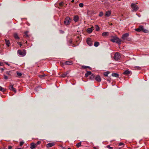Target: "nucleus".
Here are the masks:
<instances>
[{
    "instance_id": "39",
    "label": "nucleus",
    "mask_w": 149,
    "mask_h": 149,
    "mask_svg": "<svg viewBox=\"0 0 149 149\" xmlns=\"http://www.w3.org/2000/svg\"><path fill=\"white\" fill-rule=\"evenodd\" d=\"M17 44L18 45H20V47H21V46L22 45V44H21V42H17Z\"/></svg>"
},
{
    "instance_id": "27",
    "label": "nucleus",
    "mask_w": 149,
    "mask_h": 149,
    "mask_svg": "<svg viewBox=\"0 0 149 149\" xmlns=\"http://www.w3.org/2000/svg\"><path fill=\"white\" fill-rule=\"evenodd\" d=\"M99 45V43L98 42H95L94 43V46L95 47H98Z\"/></svg>"
},
{
    "instance_id": "51",
    "label": "nucleus",
    "mask_w": 149,
    "mask_h": 149,
    "mask_svg": "<svg viewBox=\"0 0 149 149\" xmlns=\"http://www.w3.org/2000/svg\"><path fill=\"white\" fill-rule=\"evenodd\" d=\"M74 2V0H72L71 1V2H72V3H73Z\"/></svg>"
},
{
    "instance_id": "43",
    "label": "nucleus",
    "mask_w": 149,
    "mask_h": 149,
    "mask_svg": "<svg viewBox=\"0 0 149 149\" xmlns=\"http://www.w3.org/2000/svg\"><path fill=\"white\" fill-rule=\"evenodd\" d=\"M63 3L61 2L60 3H59V4L60 6H63Z\"/></svg>"
},
{
    "instance_id": "32",
    "label": "nucleus",
    "mask_w": 149,
    "mask_h": 149,
    "mask_svg": "<svg viewBox=\"0 0 149 149\" xmlns=\"http://www.w3.org/2000/svg\"><path fill=\"white\" fill-rule=\"evenodd\" d=\"M81 145V142H80L79 143H78L76 145V146L77 147H80Z\"/></svg>"
},
{
    "instance_id": "47",
    "label": "nucleus",
    "mask_w": 149,
    "mask_h": 149,
    "mask_svg": "<svg viewBox=\"0 0 149 149\" xmlns=\"http://www.w3.org/2000/svg\"><path fill=\"white\" fill-rule=\"evenodd\" d=\"M124 144L122 143H120L119 144V146H121L122 145H123Z\"/></svg>"
},
{
    "instance_id": "16",
    "label": "nucleus",
    "mask_w": 149,
    "mask_h": 149,
    "mask_svg": "<svg viewBox=\"0 0 149 149\" xmlns=\"http://www.w3.org/2000/svg\"><path fill=\"white\" fill-rule=\"evenodd\" d=\"M36 144L32 143H31V147L30 148L31 149H33L36 148Z\"/></svg>"
},
{
    "instance_id": "6",
    "label": "nucleus",
    "mask_w": 149,
    "mask_h": 149,
    "mask_svg": "<svg viewBox=\"0 0 149 149\" xmlns=\"http://www.w3.org/2000/svg\"><path fill=\"white\" fill-rule=\"evenodd\" d=\"M120 57V56L119 53L116 52L115 54L114 58L115 60H117L119 59Z\"/></svg>"
},
{
    "instance_id": "28",
    "label": "nucleus",
    "mask_w": 149,
    "mask_h": 149,
    "mask_svg": "<svg viewBox=\"0 0 149 149\" xmlns=\"http://www.w3.org/2000/svg\"><path fill=\"white\" fill-rule=\"evenodd\" d=\"M95 29L97 31H99L100 30V27L97 25H95Z\"/></svg>"
},
{
    "instance_id": "12",
    "label": "nucleus",
    "mask_w": 149,
    "mask_h": 149,
    "mask_svg": "<svg viewBox=\"0 0 149 149\" xmlns=\"http://www.w3.org/2000/svg\"><path fill=\"white\" fill-rule=\"evenodd\" d=\"M79 20V17L78 15H76L74 16L73 20L75 22H77Z\"/></svg>"
},
{
    "instance_id": "44",
    "label": "nucleus",
    "mask_w": 149,
    "mask_h": 149,
    "mask_svg": "<svg viewBox=\"0 0 149 149\" xmlns=\"http://www.w3.org/2000/svg\"><path fill=\"white\" fill-rule=\"evenodd\" d=\"M41 143V142L40 141H37V142L36 143V145H39V144H40Z\"/></svg>"
},
{
    "instance_id": "36",
    "label": "nucleus",
    "mask_w": 149,
    "mask_h": 149,
    "mask_svg": "<svg viewBox=\"0 0 149 149\" xmlns=\"http://www.w3.org/2000/svg\"><path fill=\"white\" fill-rule=\"evenodd\" d=\"M17 75L19 77L21 76L22 75V74L20 72H17Z\"/></svg>"
},
{
    "instance_id": "52",
    "label": "nucleus",
    "mask_w": 149,
    "mask_h": 149,
    "mask_svg": "<svg viewBox=\"0 0 149 149\" xmlns=\"http://www.w3.org/2000/svg\"><path fill=\"white\" fill-rule=\"evenodd\" d=\"M1 70L2 71H3L4 70V69L2 68H1Z\"/></svg>"
},
{
    "instance_id": "55",
    "label": "nucleus",
    "mask_w": 149,
    "mask_h": 149,
    "mask_svg": "<svg viewBox=\"0 0 149 149\" xmlns=\"http://www.w3.org/2000/svg\"><path fill=\"white\" fill-rule=\"evenodd\" d=\"M94 149H95V148H95V147H94Z\"/></svg>"
},
{
    "instance_id": "20",
    "label": "nucleus",
    "mask_w": 149,
    "mask_h": 149,
    "mask_svg": "<svg viewBox=\"0 0 149 149\" xmlns=\"http://www.w3.org/2000/svg\"><path fill=\"white\" fill-rule=\"evenodd\" d=\"M5 42L6 44L7 45L8 47H9L10 44V42L9 40H5Z\"/></svg>"
},
{
    "instance_id": "15",
    "label": "nucleus",
    "mask_w": 149,
    "mask_h": 149,
    "mask_svg": "<svg viewBox=\"0 0 149 149\" xmlns=\"http://www.w3.org/2000/svg\"><path fill=\"white\" fill-rule=\"evenodd\" d=\"M118 38L117 37H114L113 38L111 39V41L113 42H116L117 40L118 39Z\"/></svg>"
},
{
    "instance_id": "35",
    "label": "nucleus",
    "mask_w": 149,
    "mask_h": 149,
    "mask_svg": "<svg viewBox=\"0 0 149 149\" xmlns=\"http://www.w3.org/2000/svg\"><path fill=\"white\" fill-rule=\"evenodd\" d=\"M82 67L84 69H86V68H90V67L86 66H82Z\"/></svg>"
},
{
    "instance_id": "48",
    "label": "nucleus",
    "mask_w": 149,
    "mask_h": 149,
    "mask_svg": "<svg viewBox=\"0 0 149 149\" xmlns=\"http://www.w3.org/2000/svg\"><path fill=\"white\" fill-rule=\"evenodd\" d=\"M12 147L11 146H8V149H12Z\"/></svg>"
},
{
    "instance_id": "7",
    "label": "nucleus",
    "mask_w": 149,
    "mask_h": 149,
    "mask_svg": "<svg viewBox=\"0 0 149 149\" xmlns=\"http://www.w3.org/2000/svg\"><path fill=\"white\" fill-rule=\"evenodd\" d=\"M123 74L125 75H128L131 74L132 72L131 71H130L129 70H127L124 71Z\"/></svg>"
},
{
    "instance_id": "37",
    "label": "nucleus",
    "mask_w": 149,
    "mask_h": 149,
    "mask_svg": "<svg viewBox=\"0 0 149 149\" xmlns=\"http://www.w3.org/2000/svg\"><path fill=\"white\" fill-rule=\"evenodd\" d=\"M79 6L80 7H82L84 6V4L82 3H80L79 4Z\"/></svg>"
},
{
    "instance_id": "3",
    "label": "nucleus",
    "mask_w": 149,
    "mask_h": 149,
    "mask_svg": "<svg viewBox=\"0 0 149 149\" xmlns=\"http://www.w3.org/2000/svg\"><path fill=\"white\" fill-rule=\"evenodd\" d=\"M71 19L68 17H67L64 21V24L65 25H69L71 23Z\"/></svg>"
},
{
    "instance_id": "17",
    "label": "nucleus",
    "mask_w": 149,
    "mask_h": 149,
    "mask_svg": "<svg viewBox=\"0 0 149 149\" xmlns=\"http://www.w3.org/2000/svg\"><path fill=\"white\" fill-rule=\"evenodd\" d=\"M109 35V33L107 32H104L102 34V35L103 36H107Z\"/></svg>"
},
{
    "instance_id": "49",
    "label": "nucleus",
    "mask_w": 149,
    "mask_h": 149,
    "mask_svg": "<svg viewBox=\"0 0 149 149\" xmlns=\"http://www.w3.org/2000/svg\"><path fill=\"white\" fill-rule=\"evenodd\" d=\"M60 32L61 33H64V31L62 30H60Z\"/></svg>"
},
{
    "instance_id": "8",
    "label": "nucleus",
    "mask_w": 149,
    "mask_h": 149,
    "mask_svg": "<svg viewBox=\"0 0 149 149\" xmlns=\"http://www.w3.org/2000/svg\"><path fill=\"white\" fill-rule=\"evenodd\" d=\"M94 27L93 26H92L91 28H88L87 29V32L89 33H90L93 31V29Z\"/></svg>"
},
{
    "instance_id": "34",
    "label": "nucleus",
    "mask_w": 149,
    "mask_h": 149,
    "mask_svg": "<svg viewBox=\"0 0 149 149\" xmlns=\"http://www.w3.org/2000/svg\"><path fill=\"white\" fill-rule=\"evenodd\" d=\"M103 13L102 12H100L99 13V16L100 17H102V16H103Z\"/></svg>"
},
{
    "instance_id": "13",
    "label": "nucleus",
    "mask_w": 149,
    "mask_h": 149,
    "mask_svg": "<svg viewBox=\"0 0 149 149\" xmlns=\"http://www.w3.org/2000/svg\"><path fill=\"white\" fill-rule=\"evenodd\" d=\"M54 143H49L47 144V148H50L54 146Z\"/></svg>"
},
{
    "instance_id": "45",
    "label": "nucleus",
    "mask_w": 149,
    "mask_h": 149,
    "mask_svg": "<svg viewBox=\"0 0 149 149\" xmlns=\"http://www.w3.org/2000/svg\"><path fill=\"white\" fill-rule=\"evenodd\" d=\"M107 148H109L110 149H112V148L109 145H108L107 146Z\"/></svg>"
},
{
    "instance_id": "40",
    "label": "nucleus",
    "mask_w": 149,
    "mask_h": 149,
    "mask_svg": "<svg viewBox=\"0 0 149 149\" xmlns=\"http://www.w3.org/2000/svg\"><path fill=\"white\" fill-rule=\"evenodd\" d=\"M4 78L5 79H8V77L6 75H4Z\"/></svg>"
},
{
    "instance_id": "56",
    "label": "nucleus",
    "mask_w": 149,
    "mask_h": 149,
    "mask_svg": "<svg viewBox=\"0 0 149 149\" xmlns=\"http://www.w3.org/2000/svg\"><path fill=\"white\" fill-rule=\"evenodd\" d=\"M119 1H120L121 0H118Z\"/></svg>"
},
{
    "instance_id": "14",
    "label": "nucleus",
    "mask_w": 149,
    "mask_h": 149,
    "mask_svg": "<svg viewBox=\"0 0 149 149\" xmlns=\"http://www.w3.org/2000/svg\"><path fill=\"white\" fill-rule=\"evenodd\" d=\"M65 64L66 65H70L73 64V62L71 61H68L65 63Z\"/></svg>"
},
{
    "instance_id": "53",
    "label": "nucleus",
    "mask_w": 149,
    "mask_h": 149,
    "mask_svg": "<svg viewBox=\"0 0 149 149\" xmlns=\"http://www.w3.org/2000/svg\"><path fill=\"white\" fill-rule=\"evenodd\" d=\"M16 149H23L21 148H17Z\"/></svg>"
},
{
    "instance_id": "42",
    "label": "nucleus",
    "mask_w": 149,
    "mask_h": 149,
    "mask_svg": "<svg viewBox=\"0 0 149 149\" xmlns=\"http://www.w3.org/2000/svg\"><path fill=\"white\" fill-rule=\"evenodd\" d=\"M135 68L137 69L138 70H140L141 69V67L139 66H135Z\"/></svg>"
},
{
    "instance_id": "26",
    "label": "nucleus",
    "mask_w": 149,
    "mask_h": 149,
    "mask_svg": "<svg viewBox=\"0 0 149 149\" xmlns=\"http://www.w3.org/2000/svg\"><path fill=\"white\" fill-rule=\"evenodd\" d=\"M46 75H45V74H41V75H39V77L41 78V79H43L44 77H45Z\"/></svg>"
},
{
    "instance_id": "33",
    "label": "nucleus",
    "mask_w": 149,
    "mask_h": 149,
    "mask_svg": "<svg viewBox=\"0 0 149 149\" xmlns=\"http://www.w3.org/2000/svg\"><path fill=\"white\" fill-rule=\"evenodd\" d=\"M11 72L10 71H7L6 72V74L9 75H10L11 74Z\"/></svg>"
},
{
    "instance_id": "18",
    "label": "nucleus",
    "mask_w": 149,
    "mask_h": 149,
    "mask_svg": "<svg viewBox=\"0 0 149 149\" xmlns=\"http://www.w3.org/2000/svg\"><path fill=\"white\" fill-rule=\"evenodd\" d=\"M92 73L91 71H87V72L85 73V75L86 77H87L89 75H91Z\"/></svg>"
},
{
    "instance_id": "21",
    "label": "nucleus",
    "mask_w": 149,
    "mask_h": 149,
    "mask_svg": "<svg viewBox=\"0 0 149 149\" xmlns=\"http://www.w3.org/2000/svg\"><path fill=\"white\" fill-rule=\"evenodd\" d=\"M68 72H65L63 74L60 76L62 77H65L68 74Z\"/></svg>"
},
{
    "instance_id": "29",
    "label": "nucleus",
    "mask_w": 149,
    "mask_h": 149,
    "mask_svg": "<svg viewBox=\"0 0 149 149\" xmlns=\"http://www.w3.org/2000/svg\"><path fill=\"white\" fill-rule=\"evenodd\" d=\"M109 73L108 71L105 72L104 73V74L105 76L107 77Z\"/></svg>"
},
{
    "instance_id": "38",
    "label": "nucleus",
    "mask_w": 149,
    "mask_h": 149,
    "mask_svg": "<svg viewBox=\"0 0 149 149\" xmlns=\"http://www.w3.org/2000/svg\"><path fill=\"white\" fill-rule=\"evenodd\" d=\"M24 142H23V141H21V142H20V143H19V145L20 146H22L24 144Z\"/></svg>"
},
{
    "instance_id": "46",
    "label": "nucleus",
    "mask_w": 149,
    "mask_h": 149,
    "mask_svg": "<svg viewBox=\"0 0 149 149\" xmlns=\"http://www.w3.org/2000/svg\"><path fill=\"white\" fill-rule=\"evenodd\" d=\"M3 65V63L2 62H0V66H2Z\"/></svg>"
},
{
    "instance_id": "24",
    "label": "nucleus",
    "mask_w": 149,
    "mask_h": 149,
    "mask_svg": "<svg viewBox=\"0 0 149 149\" xmlns=\"http://www.w3.org/2000/svg\"><path fill=\"white\" fill-rule=\"evenodd\" d=\"M116 43L117 44H118L119 45H120L121 43V40L119 39L118 38L117 40V41H116Z\"/></svg>"
},
{
    "instance_id": "25",
    "label": "nucleus",
    "mask_w": 149,
    "mask_h": 149,
    "mask_svg": "<svg viewBox=\"0 0 149 149\" xmlns=\"http://www.w3.org/2000/svg\"><path fill=\"white\" fill-rule=\"evenodd\" d=\"M6 89L5 88H3V87H2L1 86H0V91L3 92H4L6 91Z\"/></svg>"
},
{
    "instance_id": "22",
    "label": "nucleus",
    "mask_w": 149,
    "mask_h": 149,
    "mask_svg": "<svg viewBox=\"0 0 149 149\" xmlns=\"http://www.w3.org/2000/svg\"><path fill=\"white\" fill-rule=\"evenodd\" d=\"M112 76L113 77H115L118 78L119 77V74L116 73H113L111 74Z\"/></svg>"
},
{
    "instance_id": "19",
    "label": "nucleus",
    "mask_w": 149,
    "mask_h": 149,
    "mask_svg": "<svg viewBox=\"0 0 149 149\" xmlns=\"http://www.w3.org/2000/svg\"><path fill=\"white\" fill-rule=\"evenodd\" d=\"M14 37L15 39H20L19 37L18 36L17 33H15L14 34Z\"/></svg>"
},
{
    "instance_id": "1",
    "label": "nucleus",
    "mask_w": 149,
    "mask_h": 149,
    "mask_svg": "<svg viewBox=\"0 0 149 149\" xmlns=\"http://www.w3.org/2000/svg\"><path fill=\"white\" fill-rule=\"evenodd\" d=\"M135 30L138 32L143 31L144 33H148V30L145 29L142 26H139V28L136 29Z\"/></svg>"
},
{
    "instance_id": "9",
    "label": "nucleus",
    "mask_w": 149,
    "mask_h": 149,
    "mask_svg": "<svg viewBox=\"0 0 149 149\" xmlns=\"http://www.w3.org/2000/svg\"><path fill=\"white\" fill-rule=\"evenodd\" d=\"M129 36L128 33H126L124 34L122 36V38L123 40H125L126 38Z\"/></svg>"
},
{
    "instance_id": "31",
    "label": "nucleus",
    "mask_w": 149,
    "mask_h": 149,
    "mask_svg": "<svg viewBox=\"0 0 149 149\" xmlns=\"http://www.w3.org/2000/svg\"><path fill=\"white\" fill-rule=\"evenodd\" d=\"M9 89L10 90H12L14 88L13 87V85H11L10 86H9Z\"/></svg>"
},
{
    "instance_id": "11",
    "label": "nucleus",
    "mask_w": 149,
    "mask_h": 149,
    "mask_svg": "<svg viewBox=\"0 0 149 149\" xmlns=\"http://www.w3.org/2000/svg\"><path fill=\"white\" fill-rule=\"evenodd\" d=\"M111 10H108L106 12L105 14V16L106 17H109L111 15Z\"/></svg>"
},
{
    "instance_id": "41",
    "label": "nucleus",
    "mask_w": 149,
    "mask_h": 149,
    "mask_svg": "<svg viewBox=\"0 0 149 149\" xmlns=\"http://www.w3.org/2000/svg\"><path fill=\"white\" fill-rule=\"evenodd\" d=\"M11 91H13V92H15V93H16V89L14 88L12 90H11Z\"/></svg>"
},
{
    "instance_id": "30",
    "label": "nucleus",
    "mask_w": 149,
    "mask_h": 149,
    "mask_svg": "<svg viewBox=\"0 0 149 149\" xmlns=\"http://www.w3.org/2000/svg\"><path fill=\"white\" fill-rule=\"evenodd\" d=\"M95 77V75H94L93 74H91V76L90 77V79L91 80H92Z\"/></svg>"
},
{
    "instance_id": "2",
    "label": "nucleus",
    "mask_w": 149,
    "mask_h": 149,
    "mask_svg": "<svg viewBox=\"0 0 149 149\" xmlns=\"http://www.w3.org/2000/svg\"><path fill=\"white\" fill-rule=\"evenodd\" d=\"M137 3H136L135 4L134 3H132L131 4V6L132 9V11L133 12H134V11H136L138 10L139 8L138 6L136 5Z\"/></svg>"
},
{
    "instance_id": "54",
    "label": "nucleus",
    "mask_w": 149,
    "mask_h": 149,
    "mask_svg": "<svg viewBox=\"0 0 149 149\" xmlns=\"http://www.w3.org/2000/svg\"><path fill=\"white\" fill-rule=\"evenodd\" d=\"M68 149H71V148H68Z\"/></svg>"
},
{
    "instance_id": "5",
    "label": "nucleus",
    "mask_w": 149,
    "mask_h": 149,
    "mask_svg": "<svg viewBox=\"0 0 149 149\" xmlns=\"http://www.w3.org/2000/svg\"><path fill=\"white\" fill-rule=\"evenodd\" d=\"M86 43L90 46H92L93 45V41L90 38H88L86 40Z\"/></svg>"
},
{
    "instance_id": "23",
    "label": "nucleus",
    "mask_w": 149,
    "mask_h": 149,
    "mask_svg": "<svg viewBox=\"0 0 149 149\" xmlns=\"http://www.w3.org/2000/svg\"><path fill=\"white\" fill-rule=\"evenodd\" d=\"M28 31H26L24 32V36L26 38L29 37V36L28 34Z\"/></svg>"
},
{
    "instance_id": "4",
    "label": "nucleus",
    "mask_w": 149,
    "mask_h": 149,
    "mask_svg": "<svg viewBox=\"0 0 149 149\" xmlns=\"http://www.w3.org/2000/svg\"><path fill=\"white\" fill-rule=\"evenodd\" d=\"M17 53L19 55L24 56L26 55V52L24 49L22 51L20 50H18L17 51Z\"/></svg>"
},
{
    "instance_id": "10",
    "label": "nucleus",
    "mask_w": 149,
    "mask_h": 149,
    "mask_svg": "<svg viewBox=\"0 0 149 149\" xmlns=\"http://www.w3.org/2000/svg\"><path fill=\"white\" fill-rule=\"evenodd\" d=\"M95 80L97 81L100 82L101 81V79L100 76L97 75L95 77Z\"/></svg>"
},
{
    "instance_id": "50",
    "label": "nucleus",
    "mask_w": 149,
    "mask_h": 149,
    "mask_svg": "<svg viewBox=\"0 0 149 149\" xmlns=\"http://www.w3.org/2000/svg\"><path fill=\"white\" fill-rule=\"evenodd\" d=\"M5 63L7 65H8V66L10 65V64H9L7 62H5Z\"/></svg>"
}]
</instances>
